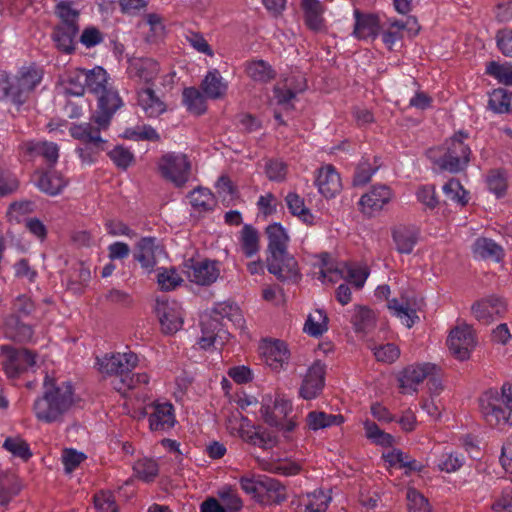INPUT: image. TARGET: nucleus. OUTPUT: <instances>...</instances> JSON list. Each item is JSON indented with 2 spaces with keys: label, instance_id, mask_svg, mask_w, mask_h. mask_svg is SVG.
I'll return each instance as SVG.
<instances>
[{
  "label": "nucleus",
  "instance_id": "nucleus-1",
  "mask_svg": "<svg viewBox=\"0 0 512 512\" xmlns=\"http://www.w3.org/2000/svg\"><path fill=\"white\" fill-rule=\"evenodd\" d=\"M44 392L33 404L35 417L44 423L61 422L75 402L74 388L69 381L58 382L46 375Z\"/></svg>",
  "mask_w": 512,
  "mask_h": 512
},
{
  "label": "nucleus",
  "instance_id": "nucleus-2",
  "mask_svg": "<svg viewBox=\"0 0 512 512\" xmlns=\"http://www.w3.org/2000/svg\"><path fill=\"white\" fill-rule=\"evenodd\" d=\"M227 319L237 328H243L245 320L240 308L231 303H218L210 313L201 318V337L199 345L202 349L222 347L229 339V332L221 320Z\"/></svg>",
  "mask_w": 512,
  "mask_h": 512
},
{
  "label": "nucleus",
  "instance_id": "nucleus-3",
  "mask_svg": "<svg viewBox=\"0 0 512 512\" xmlns=\"http://www.w3.org/2000/svg\"><path fill=\"white\" fill-rule=\"evenodd\" d=\"M82 70L86 92L97 98V110L102 111L98 121L106 126L115 112L123 105L122 99L104 68L95 66L92 69L82 68Z\"/></svg>",
  "mask_w": 512,
  "mask_h": 512
},
{
  "label": "nucleus",
  "instance_id": "nucleus-4",
  "mask_svg": "<svg viewBox=\"0 0 512 512\" xmlns=\"http://www.w3.org/2000/svg\"><path fill=\"white\" fill-rule=\"evenodd\" d=\"M479 411L491 428L504 430L512 426V386L504 383L500 391L489 389L479 398Z\"/></svg>",
  "mask_w": 512,
  "mask_h": 512
},
{
  "label": "nucleus",
  "instance_id": "nucleus-5",
  "mask_svg": "<svg viewBox=\"0 0 512 512\" xmlns=\"http://www.w3.org/2000/svg\"><path fill=\"white\" fill-rule=\"evenodd\" d=\"M467 139V133H455L442 146L429 149L427 156L440 170L458 173L464 170L470 161L471 149L466 143Z\"/></svg>",
  "mask_w": 512,
  "mask_h": 512
},
{
  "label": "nucleus",
  "instance_id": "nucleus-6",
  "mask_svg": "<svg viewBox=\"0 0 512 512\" xmlns=\"http://www.w3.org/2000/svg\"><path fill=\"white\" fill-rule=\"evenodd\" d=\"M157 168L163 179L182 188L189 180L191 163L185 154L169 152L158 160Z\"/></svg>",
  "mask_w": 512,
  "mask_h": 512
},
{
  "label": "nucleus",
  "instance_id": "nucleus-7",
  "mask_svg": "<svg viewBox=\"0 0 512 512\" xmlns=\"http://www.w3.org/2000/svg\"><path fill=\"white\" fill-rule=\"evenodd\" d=\"M0 350L3 356L2 368L10 379L18 378L21 373L35 365V354L27 349L2 345Z\"/></svg>",
  "mask_w": 512,
  "mask_h": 512
},
{
  "label": "nucleus",
  "instance_id": "nucleus-8",
  "mask_svg": "<svg viewBox=\"0 0 512 512\" xmlns=\"http://www.w3.org/2000/svg\"><path fill=\"white\" fill-rule=\"evenodd\" d=\"M13 78L16 96V105H23L31 92L40 84L43 71L35 64L21 67Z\"/></svg>",
  "mask_w": 512,
  "mask_h": 512
},
{
  "label": "nucleus",
  "instance_id": "nucleus-9",
  "mask_svg": "<svg viewBox=\"0 0 512 512\" xmlns=\"http://www.w3.org/2000/svg\"><path fill=\"white\" fill-rule=\"evenodd\" d=\"M451 354L458 360L469 359L476 346V335L469 325H462L451 330L447 339Z\"/></svg>",
  "mask_w": 512,
  "mask_h": 512
},
{
  "label": "nucleus",
  "instance_id": "nucleus-10",
  "mask_svg": "<svg viewBox=\"0 0 512 512\" xmlns=\"http://www.w3.org/2000/svg\"><path fill=\"white\" fill-rule=\"evenodd\" d=\"M102 115V111L96 110L95 114L91 118V122H85L81 124H73L69 128L71 136L83 142L85 145H99L106 144V141L101 137V131L108 129L111 120L108 121L106 126H103L98 120Z\"/></svg>",
  "mask_w": 512,
  "mask_h": 512
},
{
  "label": "nucleus",
  "instance_id": "nucleus-11",
  "mask_svg": "<svg viewBox=\"0 0 512 512\" xmlns=\"http://www.w3.org/2000/svg\"><path fill=\"white\" fill-rule=\"evenodd\" d=\"M155 311L164 332L175 333L182 327V308L177 301L159 298L156 301Z\"/></svg>",
  "mask_w": 512,
  "mask_h": 512
},
{
  "label": "nucleus",
  "instance_id": "nucleus-12",
  "mask_svg": "<svg viewBox=\"0 0 512 512\" xmlns=\"http://www.w3.org/2000/svg\"><path fill=\"white\" fill-rule=\"evenodd\" d=\"M101 373L121 378L127 371H132L138 364V356L133 352L105 355L97 361Z\"/></svg>",
  "mask_w": 512,
  "mask_h": 512
},
{
  "label": "nucleus",
  "instance_id": "nucleus-13",
  "mask_svg": "<svg viewBox=\"0 0 512 512\" xmlns=\"http://www.w3.org/2000/svg\"><path fill=\"white\" fill-rule=\"evenodd\" d=\"M326 365L315 361L307 370L299 388V396L305 400L317 398L325 386Z\"/></svg>",
  "mask_w": 512,
  "mask_h": 512
},
{
  "label": "nucleus",
  "instance_id": "nucleus-14",
  "mask_svg": "<svg viewBox=\"0 0 512 512\" xmlns=\"http://www.w3.org/2000/svg\"><path fill=\"white\" fill-rule=\"evenodd\" d=\"M506 311V301L497 296L481 299L471 307L473 316L484 325H489L498 318L503 317Z\"/></svg>",
  "mask_w": 512,
  "mask_h": 512
},
{
  "label": "nucleus",
  "instance_id": "nucleus-15",
  "mask_svg": "<svg viewBox=\"0 0 512 512\" xmlns=\"http://www.w3.org/2000/svg\"><path fill=\"white\" fill-rule=\"evenodd\" d=\"M436 366L430 363L410 365L400 374L399 388L403 394H412L417 391V386L426 378L434 374Z\"/></svg>",
  "mask_w": 512,
  "mask_h": 512
},
{
  "label": "nucleus",
  "instance_id": "nucleus-16",
  "mask_svg": "<svg viewBox=\"0 0 512 512\" xmlns=\"http://www.w3.org/2000/svg\"><path fill=\"white\" fill-rule=\"evenodd\" d=\"M291 412L292 404L283 396L277 395L275 399L266 396L262 399L261 414L269 426H279Z\"/></svg>",
  "mask_w": 512,
  "mask_h": 512
},
{
  "label": "nucleus",
  "instance_id": "nucleus-17",
  "mask_svg": "<svg viewBox=\"0 0 512 512\" xmlns=\"http://www.w3.org/2000/svg\"><path fill=\"white\" fill-rule=\"evenodd\" d=\"M393 198L391 188L384 184H378L361 196L359 206L362 213L373 216L376 212L381 211Z\"/></svg>",
  "mask_w": 512,
  "mask_h": 512
},
{
  "label": "nucleus",
  "instance_id": "nucleus-18",
  "mask_svg": "<svg viewBox=\"0 0 512 512\" xmlns=\"http://www.w3.org/2000/svg\"><path fill=\"white\" fill-rule=\"evenodd\" d=\"M190 262L185 265V273L189 281L197 285L209 286L218 279L220 275L218 262L211 260H190Z\"/></svg>",
  "mask_w": 512,
  "mask_h": 512
},
{
  "label": "nucleus",
  "instance_id": "nucleus-19",
  "mask_svg": "<svg viewBox=\"0 0 512 512\" xmlns=\"http://www.w3.org/2000/svg\"><path fill=\"white\" fill-rule=\"evenodd\" d=\"M266 261L268 271L279 280L296 282L300 278L298 263L288 252L279 257H267Z\"/></svg>",
  "mask_w": 512,
  "mask_h": 512
},
{
  "label": "nucleus",
  "instance_id": "nucleus-20",
  "mask_svg": "<svg viewBox=\"0 0 512 512\" xmlns=\"http://www.w3.org/2000/svg\"><path fill=\"white\" fill-rule=\"evenodd\" d=\"M354 28L352 35L358 40H374L380 32V19L376 14L363 13L359 9H355Z\"/></svg>",
  "mask_w": 512,
  "mask_h": 512
},
{
  "label": "nucleus",
  "instance_id": "nucleus-21",
  "mask_svg": "<svg viewBox=\"0 0 512 512\" xmlns=\"http://www.w3.org/2000/svg\"><path fill=\"white\" fill-rule=\"evenodd\" d=\"M315 184L320 194L326 198H333L342 190L340 175L331 164L318 169Z\"/></svg>",
  "mask_w": 512,
  "mask_h": 512
},
{
  "label": "nucleus",
  "instance_id": "nucleus-22",
  "mask_svg": "<svg viewBox=\"0 0 512 512\" xmlns=\"http://www.w3.org/2000/svg\"><path fill=\"white\" fill-rule=\"evenodd\" d=\"M260 350L266 364L273 370H280L288 363L289 351L283 341H266L261 345Z\"/></svg>",
  "mask_w": 512,
  "mask_h": 512
},
{
  "label": "nucleus",
  "instance_id": "nucleus-23",
  "mask_svg": "<svg viewBox=\"0 0 512 512\" xmlns=\"http://www.w3.org/2000/svg\"><path fill=\"white\" fill-rule=\"evenodd\" d=\"M149 415V425L152 431H166L175 425L174 407L171 403H154Z\"/></svg>",
  "mask_w": 512,
  "mask_h": 512
},
{
  "label": "nucleus",
  "instance_id": "nucleus-24",
  "mask_svg": "<svg viewBox=\"0 0 512 512\" xmlns=\"http://www.w3.org/2000/svg\"><path fill=\"white\" fill-rule=\"evenodd\" d=\"M258 502L263 505L281 504L287 499L286 487L277 479L263 476Z\"/></svg>",
  "mask_w": 512,
  "mask_h": 512
},
{
  "label": "nucleus",
  "instance_id": "nucleus-25",
  "mask_svg": "<svg viewBox=\"0 0 512 512\" xmlns=\"http://www.w3.org/2000/svg\"><path fill=\"white\" fill-rule=\"evenodd\" d=\"M159 71V64L151 58L134 59L128 67L129 77L144 83L155 80Z\"/></svg>",
  "mask_w": 512,
  "mask_h": 512
},
{
  "label": "nucleus",
  "instance_id": "nucleus-26",
  "mask_svg": "<svg viewBox=\"0 0 512 512\" xmlns=\"http://www.w3.org/2000/svg\"><path fill=\"white\" fill-rule=\"evenodd\" d=\"M22 151L31 156H41L51 166L55 165L59 158V147L49 141H26L21 144Z\"/></svg>",
  "mask_w": 512,
  "mask_h": 512
},
{
  "label": "nucleus",
  "instance_id": "nucleus-27",
  "mask_svg": "<svg viewBox=\"0 0 512 512\" xmlns=\"http://www.w3.org/2000/svg\"><path fill=\"white\" fill-rule=\"evenodd\" d=\"M301 8L304 14V22L310 30L316 33L326 30L323 17L324 6L319 0H301Z\"/></svg>",
  "mask_w": 512,
  "mask_h": 512
},
{
  "label": "nucleus",
  "instance_id": "nucleus-28",
  "mask_svg": "<svg viewBox=\"0 0 512 512\" xmlns=\"http://www.w3.org/2000/svg\"><path fill=\"white\" fill-rule=\"evenodd\" d=\"M268 237L267 257H279L288 252L289 236L285 228L279 223H273L266 228Z\"/></svg>",
  "mask_w": 512,
  "mask_h": 512
},
{
  "label": "nucleus",
  "instance_id": "nucleus-29",
  "mask_svg": "<svg viewBox=\"0 0 512 512\" xmlns=\"http://www.w3.org/2000/svg\"><path fill=\"white\" fill-rule=\"evenodd\" d=\"M137 100L139 107L148 118H156L163 114L167 109L166 104L151 88H145L138 91Z\"/></svg>",
  "mask_w": 512,
  "mask_h": 512
},
{
  "label": "nucleus",
  "instance_id": "nucleus-30",
  "mask_svg": "<svg viewBox=\"0 0 512 512\" xmlns=\"http://www.w3.org/2000/svg\"><path fill=\"white\" fill-rule=\"evenodd\" d=\"M392 240L401 254H410L418 241V232L414 227L399 225L392 228Z\"/></svg>",
  "mask_w": 512,
  "mask_h": 512
},
{
  "label": "nucleus",
  "instance_id": "nucleus-31",
  "mask_svg": "<svg viewBox=\"0 0 512 512\" xmlns=\"http://www.w3.org/2000/svg\"><path fill=\"white\" fill-rule=\"evenodd\" d=\"M203 93L209 99L217 100L225 97L228 84L217 69L209 71L200 85Z\"/></svg>",
  "mask_w": 512,
  "mask_h": 512
},
{
  "label": "nucleus",
  "instance_id": "nucleus-32",
  "mask_svg": "<svg viewBox=\"0 0 512 512\" xmlns=\"http://www.w3.org/2000/svg\"><path fill=\"white\" fill-rule=\"evenodd\" d=\"M473 253L476 258L500 262L504 257L503 248L489 238H478L473 244Z\"/></svg>",
  "mask_w": 512,
  "mask_h": 512
},
{
  "label": "nucleus",
  "instance_id": "nucleus-33",
  "mask_svg": "<svg viewBox=\"0 0 512 512\" xmlns=\"http://www.w3.org/2000/svg\"><path fill=\"white\" fill-rule=\"evenodd\" d=\"M79 32V27L58 24L52 33V39L58 50L70 54L75 49L74 39Z\"/></svg>",
  "mask_w": 512,
  "mask_h": 512
},
{
  "label": "nucleus",
  "instance_id": "nucleus-34",
  "mask_svg": "<svg viewBox=\"0 0 512 512\" xmlns=\"http://www.w3.org/2000/svg\"><path fill=\"white\" fill-rule=\"evenodd\" d=\"M350 321L356 332L368 333L376 325V315L370 308L356 305L352 310Z\"/></svg>",
  "mask_w": 512,
  "mask_h": 512
},
{
  "label": "nucleus",
  "instance_id": "nucleus-35",
  "mask_svg": "<svg viewBox=\"0 0 512 512\" xmlns=\"http://www.w3.org/2000/svg\"><path fill=\"white\" fill-rule=\"evenodd\" d=\"M155 241L154 237H143L136 245V252L134 258L137 260L141 267L150 271L156 265L155 259Z\"/></svg>",
  "mask_w": 512,
  "mask_h": 512
},
{
  "label": "nucleus",
  "instance_id": "nucleus-36",
  "mask_svg": "<svg viewBox=\"0 0 512 512\" xmlns=\"http://www.w3.org/2000/svg\"><path fill=\"white\" fill-rule=\"evenodd\" d=\"M241 438L245 442L263 449H271L278 443L277 435L267 429L243 430Z\"/></svg>",
  "mask_w": 512,
  "mask_h": 512
},
{
  "label": "nucleus",
  "instance_id": "nucleus-37",
  "mask_svg": "<svg viewBox=\"0 0 512 512\" xmlns=\"http://www.w3.org/2000/svg\"><path fill=\"white\" fill-rule=\"evenodd\" d=\"M343 422L344 418L341 414H328L323 411H311L306 416L307 426L313 431L339 426Z\"/></svg>",
  "mask_w": 512,
  "mask_h": 512
},
{
  "label": "nucleus",
  "instance_id": "nucleus-38",
  "mask_svg": "<svg viewBox=\"0 0 512 512\" xmlns=\"http://www.w3.org/2000/svg\"><path fill=\"white\" fill-rule=\"evenodd\" d=\"M386 461L392 467L405 468V474L421 472L424 466L416 459L399 449H393L385 455Z\"/></svg>",
  "mask_w": 512,
  "mask_h": 512
},
{
  "label": "nucleus",
  "instance_id": "nucleus-39",
  "mask_svg": "<svg viewBox=\"0 0 512 512\" xmlns=\"http://www.w3.org/2000/svg\"><path fill=\"white\" fill-rule=\"evenodd\" d=\"M149 380L150 377L146 372L132 373V371H127L121 378H115L113 385L118 392L125 394L128 390L148 384Z\"/></svg>",
  "mask_w": 512,
  "mask_h": 512
},
{
  "label": "nucleus",
  "instance_id": "nucleus-40",
  "mask_svg": "<svg viewBox=\"0 0 512 512\" xmlns=\"http://www.w3.org/2000/svg\"><path fill=\"white\" fill-rule=\"evenodd\" d=\"M388 308L407 328H411L419 319L416 310L406 300L392 299L388 302Z\"/></svg>",
  "mask_w": 512,
  "mask_h": 512
},
{
  "label": "nucleus",
  "instance_id": "nucleus-41",
  "mask_svg": "<svg viewBox=\"0 0 512 512\" xmlns=\"http://www.w3.org/2000/svg\"><path fill=\"white\" fill-rule=\"evenodd\" d=\"M331 499L329 492L317 489L306 494V496L301 499V504L305 506L304 512H325Z\"/></svg>",
  "mask_w": 512,
  "mask_h": 512
},
{
  "label": "nucleus",
  "instance_id": "nucleus-42",
  "mask_svg": "<svg viewBox=\"0 0 512 512\" xmlns=\"http://www.w3.org/2000/svg\"><path fill=\"white\" fill-rule=\"evenodd\" d=\"M66 185L67 181L57 171H49L42 174L37 182V186L41 191L52 196L59 194Z\"/></svg>",
  "mask_w": 512,
  "mask_h": 512
},
{
  "label": "nucleus",
  "instance_id": "nucleus-43",
  "mask_svg": "<svg viewBox=\"0 0 512 512\" xmlns=\"http://www.w3.org/2000/svg\"><path fill=\"white\" fill-rule=\"evenodd\" d=\"M206 96L195 87H188L183 90V103L187 110L195 115L206 112Z\"/></svg>",
  "mask_w": 512,
  "mask_h": 512
},
{
  "label": "nucleus",
  "instance_id": "nucleus-44",
  "mask_svg": "<svg viewBox=\"0 0 512 512\" xmlns=\"http://www.w3.org/2000/svg\"><path fill=\"white\" fill-rule=\"evenodd\" d=\"M91 279L90 269L83 263L76 264L69 275L67 286L74 293H82Z\"/></svg>",
  "mask_w": 512,
  "mask_h": 512
},
{
  "label": "nucleus",
  "instance_id": "nucleus-45",
  "mask_svg": "<svg viewBox=\"0 0 512 512\" xmlns=\"http://www.w3.org/2000/svg\"><path fill=\"white\" fill-rule=\"evenodd\" d=\"M246 72L255 82L267 83L273 80L276 72L267 62L263 60L252 61L247 64Z\"/></svg>",
  "mask_w": 512,
  "mask_h": 512
},
{
  "label": "nucleus",
  "instance_id": "nucleus-46",
  "mask_svg": "<svg viewBox=\"0 0 512 512\" xmlns=\"http://www.w3.org/2000/svg\"><path fill=\"white\" fill-rule=\"evenodd\" d=\"M240 246L246 257H252L259 251V234L251 225H244L240 232Z\"/></svg>",
  "mask_w": 512,
  "mask_h": 512
},
{
  "label": "nucleus",
  "instance_id": "nucleus-47",
  "mask_svg": "<svg viewBox=\"0 0 512 512\" xmlns=\"http://www.w3.org/2000/svg\"><path fill=\"white\" fill-rule=\"evenodd\" d=\"M289 211L299 217L304 223L308 225L314 224V216L310 210L305 206L304 199L297 193L290 192L285 198Z\"/></svg>",
  "mask_w": 512,
  "mask_h": 512
},
{
  "label": "nucleus",
  "instance_id": "nucleus-48",
  "mask_svg": "<svg viewBox=\"0 0 512 512\" xmlns=\"http://www.w3.org/2000/svg\"><path fill=\"white\" fill-rule=\"evenodd\" d=\"M55 15L60 19V25H71L72 27H79L80 11L73 7L71 1L62 0L55 6Z\"/></svg>",
  "mask_w": 512,
  "mask_h": 512
},
{
  "label": "nucleus",
  "instance_id": "nucleus-49",
  "mask_svg": "<svg viewBox=\"0 0 512 512\" xmlns=\"http://www.w3.org/2000/svg\"><path fill=\"white\" fill-rule=\"evenodd\" d=\"M124 137L133 141L158 142L160 140L158 132L152 126L147 124L127 128L124 132Z\"/></svg>",
  "mask_w": 512,
  "mask_h": 512
},
{
  "label": "nucleus",
  "instance_id": "nucleus-50",
  "mask_svg": "<svg viewBox=\"0 0 512 512\" xmlns=\"http://www.w3.org/2000/svg\"><path fill=\"white\" fill-rule=\"evenodd\" d=\"M190 204L198 211L212 210L215 205L213 194L206 188H197L189 194Z\"/></svg>",
  "mask_w": 512,
  "mask_h": 512
},
{
  "label": "nucleus",
  "instance_id": "nucleus-51",
  "mask_svg": "<svg viewBox=\"0 0 512 512\" xmlns=\"http://www.w3.org/2000/svg\"><path fill=\"white\" fill-rule=\"evenodd\" d=\"M133 470L137 478L144 482H152L158 475V464L153 459L143 458L135 462Z\"/></svg>",
  "mask_w": 512,
  "mask_h": 512
},
{
  "label": "nucleus",
  "instance_id": "nucleus-52",
  "mask_svg": "<svg viewBox=\"0 0 512 512\" xmlns=\"http://www.w3.org/2000/svg\"><path fill=\"white\" fill-rule=\"evenodd\" d=\"M512 93L505 89H495L490 95L489 107L497 113H506L511 109Z\"/></svg>",
  "mask_w": 512,
  "mask_h": 512
},
{
  "label": "nucleus",
  "instance_id": "nucleus-53",
  "mask_svg": "<svg viewBox=\"0 0 512 512\" xmlns=\"http://www.w3.org/2000/svg\"><path fill=\"white\" fill-rule=\"evenodd\" d=\"M327 330V316L321 310H316L315 315L310 314L304 325V331L317 337Z\"/></svg>",
  "mask_w": 512,
  "mask_h": 512
},
{
  "label": "nucleus",
  "instance_id": "nucleus-54",
  "mask_svg": "<svg viewBox=\"0 0 512 512\" xmlns=\"http://www.w3.org/2000/svg\"><path fill=\"white\" fill-rule=\"evenodd\" d=\"M443 192L447 200L465 205L468 202L467 192L457 179H450L443 186Z\"/></svg>",
  "mask_w": 512,
  "mask_h": 512
},
{
  "label": "nucleus",
  "instance_id": "nucleus-55",
  "mask_svg": "<svg viewBox=\"0 0 512 512\" xmlns=\"http://www.w3.org/2000/svg\"><path fill=\"white\" fill-rule=\"evenodd\" d=\"M218 496L225 512H238L243 506V502L237 492L230 487L220 490Z\"/></svg>",
  "mask_w": 512,
  "mask_h": 512
},
{
  "label": "nucleus",
  "instance_id": "nucleus-56",
  "mask_svg": "<svg viewBox=\"0 0 512 512\" xmlns=\"http://www.w3.org/2000/svg\"><path fill=\"white\" fill-rule=\"evenodd\" d=\"M3 448L10 452L13 456L19 457L23 460H28L31 457L29 445L20 437H8L3 443Z\"/></svg>",
  "mask_w": 512,
  "mask_h": 512
},
{
  "label": "nucleus",
  "instance_id": "nucleus-57",
  "mask_svg": "<svg viewBox=\"0 0 512 512\" xmlns=\"http://www.w3.org/2000/svg\"><path fill=\"white\" fill-rule=\"evenodd\" d=\"M486 73L496 78L500 83L512 85V65L510 63L498 64L492 61L487 65Z\"/></svg>",
  "mask_w": 512,
  "mask_h": 512
},
{
  "label": "nucleus",
  "instance_id": "nucleus-58",
  "mask_svg": "<svg viewBox=\"0 0 512 512\" xmlns=\"http://www.w3.org/2000/svg\"><path fill=\"white\" fill-rule=\"evenodd\" d=\"M157 282L162 290L171 291L181 285L183 279L175 269H161L157 274Z\"/></svg>",
  "mask_w": 512,
  "mask_h": 512
},
{
  "label": "nucleus",
  "instance_id": "nucleus-59",
  "mask_svg": "<svg viewBox=\"0 0 512 512\" xmlns=\"http://www.w3.org/2000/svg\"><path fill=\"white\" fill-rule=\"evenodd\" d=\"M464 457L462 454L445 452L438 459L437 466L441 471L452 473L462 467Z\"/></svg>",
  "mask_w": 512,
  "mask_h": 512
},
{
  "label": "nucleus",
  "instance_id": "nucleus-60",
  "mask_svg": "<svg viewBox=\"0 0 512 512\" xmlns=\"http://www.w3.org/2000/svg\"><path fill=\"white\" fill-rule=\"evenodd\" d=\"M364 429L366 437L376 444L388 446L393 442V437L382 431L374 422L366 421L364 423Z\"/></svg>",
  "mask_w": 512,
  "mask_h": 512
},
{
  "label": "nucleus",
  "instance_id": "nucleus-61",
  "mask_svg": "<svg viewBox=\"0 0 512 512\" xmlns=\"http://www.w3.org/2000/svg\"><path fill=\"white\" fill-rule=\"evenodd\" d=\"M66 92L73 96H82L86 92L82 68L73 71L66 83Z\"/></svg>",
  "mask_w": 512,
  "mask_h": 512
},
{
  "label": "nucleus",
  "instance_id": "nucleus-62",
  "mask_svg": "<svg viewBox=\"0 0 512 512\" xmlns=\"http://www.w3.org/2000/svg\"><path fill=\"white\" fill-rule=\"evenodd\" d=\"M94 505L97 512H117L115 496L110 491H100L94 496Z\"/></svg>",
  "mask_w": 512,
  "mask_h": 512
},
{
  "label": "nucleus",
  "instance_id": "nucleus-63",
  "mask_svg": "<svg viewBox=\"0 0 512 512\" xmlns=\"http://www.w3.org/2000/svg\"><path fill=\"white\" fill-rule=\"evenodd\" d=\"M104 299L107 303L115 305L120 308H129L133 305L132 296L119 289H110L104 294Z\"/></svg>",
  "mask_w": 512,
  "mask_h": 512
},
{
  "label": "nucleus",
  "instance_id": "nucleus-64",
  "mask_svg": "<svg viewBox=\"0 0 512 512\" xmlns=\"http://www.w3.org/2000/svg\"><path fill=\"white\" fill-rule=\"evenodd\" d=\"M377 169L378 166H372L367 159H363L356 167L353 184L355 186L367 184Z\"/></svg>",
  "mask_w": 512,
  "mask_h": 512
}]
</instances>
